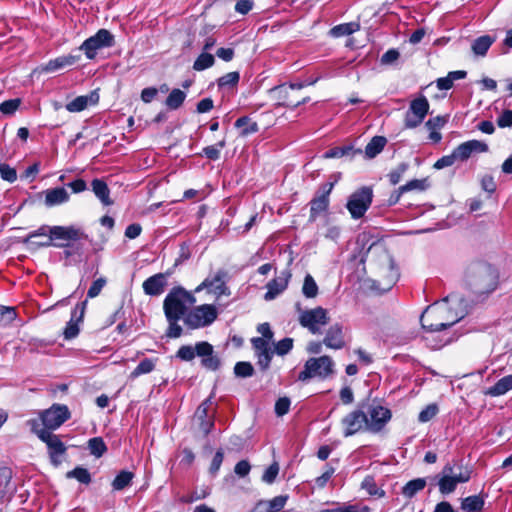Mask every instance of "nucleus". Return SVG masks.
<instances>
[{
    "label": "nucleus",
    "mask_w": 512,
    "mask_h": 512,
    "mask_svg": "<svg viewBox=\"0 0 512 512\" xmlns=\"http://www.w3.org/2000/svg\"><path fill=\"white\" fill-rule=\"evenodd\" d=\"M373 192L370 187H362L355 191L347 202V209L355 219L361 218L372 202Z\"/></svg>",
    "instance_id": "9d476101"
},
{
    "label": "nucleus",
    "mask_w": 512,
    "mask_h": 512,
    "mask_svg": "<svg viewBox=\"0 0 512 512\" xmlns=\"http://www.w3.org/2000/svg\"><path fill=\"white\" fill-rule=\"evenodd\" d=\"M196 302L192 293L182 287L173 288L165 297L163 309L167 319L180 320L188 313V309Z\"/></svg>",
    "instance_id": "20e7f679"
},
{
    "label": "nucleus",
    "mask_w": 512,
    "mask_h": 512,
    "mask_svg": "<svg viewBox=\"0 0 512 512\" xmlns=\"http://www.w3.org/2000/svg\"><path fill=\"white\" fill-rule=\"evenodd\" d=\"M49 228L50 227H48V226H42L37 231H33V232L29 233L28 236L24 239V243L32 244L34 246L39 247L40 242H36L34 239L39 236H43L46 240L47 237L49 236Z\"/></svg>",
    "instance_id": "8fccbe9b"
},
{
    "label": "nucleus",
    "mask_w": 512,
    "mask_h": 512,
    "mask_svg": "<svg viewBox=\"0 0 512 512\" xmlns=\"http://www.w3.org/2000/svg\"><path fill=\"white\" fill-rule=\"evenodd\" d=\"M429 111V102L423 95L411 101L405 115V127L415 128L419 126Z\"/></svg>",
    "instance_id": "ddd939ff"
},
{
    "label": "nucleus",
    "mask_w": 512,
    "mask_h": 512,
    "mask_svg": "<svg viewBox=\"0 0 512 512\" xmlns=\"http://www.w3.org/2000/svg\"><path fill=\"white\" fill-rule=\"evenodd\" d=\"M355 153H361V150L354 151L352 147H334L324 153V158H340L345 155H354Z\"/></svg>",
    "instance_id": "a19ab883"
},
{
    "label": "nucleus",
    "mask_w": 512,
    "mask_h": 512,
    "mask_svg": "<svg viewBox=\"0 0 512 512\" xmlns=\"http://www.w3.org/2000/svg\"><path fill=\"white\" fill-rule=\"evenodd\" d=\"M76 62V57L69 55V56H62L58 57L54 60H50L47 64L41 67L42 72H54L56 70L62 69L66 66L73 65Z\"/></svg>",
    "instance_id": "c85d7f7f"
},
{
    "label": "nucleus",
    "mask_w": 512,
    "mask_h": 512,
    "mask_svg": "<svg viewBox=\"0 0 512 512\" xmlns=\"http://www.w3.org/2000/svg\"><path fill=\"white\" fill-rule=\"evenodd\" d=\"M234 373L237 377H250L254 373V368L250 362H237L234 367Z\"/></svg>",
    "instance_id": "09e8293b"
},
{
    "label": "nucleus",
    "mask_w": 512,
    "mask_h": 512,
    "mask_svg": "<svg viewBox=\"0 0 512 512\" xmlns=\"http://www.w3.org/2000/svg\"><path fill=\"white\" fill-rule=\"evenodd\" d=\"M387 140L383 136H374L370 142L366 145L365 155L367 158H374L379 154L385 147Z\"/></svg>",
    "instance_id": "473e14b6"
},
{
    "label": "nucleus",
    "mask_w": 512,
    "mask_h": 512,
    "mask_svg": "<svg viewBox=\"0 0 512 512\" xmlns=\"http://www.w3.org/2000/svg\"><path fill=\"white\" fill-rule=\"evenodd\" d=\"M427 186L428 185H427L426 179H422V180L415 179V180L409 181L408 183H406L403 186H400V192L405 193V192L412 191V190L424 191L427 188Z\"/></svg>",
    "instance_id": "603ef678"
},
{
    "label": "nucleus",
    "mask_w": 512,
    "mask_h": 512,
    "mask_svg": "<svg viewBox=\"0 0 512 512\" xmlns=\"http://www.w3.org/2000/svg\"><path fill=\"white\" fill-rule=\"evenodd\" d=\"M426 486V480L423 478H417L409 481L403 488L402 494L406 498H413L419 491L423 490Z\"/></svg>",
    "instance_id": "f704fd0d"
},
{
    "label": "nucleus",
    "mask_w": 512,
    "mask_h": 512,
    "mask_svg": "<svg viewBox=\"0 0 512 512\" xmlns=\"http://www.w3.org/2000/svg\"><path fill=\"white\" fill-rule=\"evenodd\" d=\"M12 471L7 467L0 468V489L10 491Z\"/></svg>",
    "instance_id": "5fc2aeb1"
},
{
    "label": "nucleus",
    "mask_w": 512,
    "mask_h": 512,
    "mask_svg": "<svg viewBox=\"0 0 512 512\" xmlns=\"http://www.w3.org/2000/svg\"><path fill=\"white\" fill-rule=\"evenodd\" d=\"M225 145V140H221L216 145L205 147L203 154L210 160H218L220 158V150L224 148Z\"/></svg>",
    "instance_id": "de8ad7c7"
},
{
    "label": "nucleus",
    "mask_w": 512,
    "mask_h": 512,
    "mask_svg": "<svg viewBox=\"0 0 512 512\" xmlns=\"http://www.w3.org/2000/svg\"><path fill=\"white\" fill-rule=\"evenodd\" d=\"M133 478L134 473L123 470L113 480L112 487L117 491L123 490L131 484Z\"/></svg>",
    "instance_id": "4c0bfd02"
},
{
    "label": "nucleus",
    "mask_w": 512,
    "mask_h": 512,
    "mask_svg": "<svg viewBox=\"0 0 512 512\" xmlns=\"http://www.w3.org/2000/svg\"><path fill=\"white\" fill-rule=\"evenodd\" d=\"M512 390V374L499 379L493 386L485 392L486 395L497 397L504 395Z\"/></svg>",
    "instance_id": "cd10ccee"
},
{
    "label": "nucleus",
    "mask_w": 512,
    "mask_h": 512,
    "mask_svg": "<svg viewBox=\"0 0 512 512\" xmlns=\"http://www.w3.org/2000/svg\"><path fill=\"white\" fill-rule=\"evenodd\" d=\"M291 273L289 270L282 271L276 278L267 283V292L264 299L267 301L273 300L281 294L288 286Z\"/></svg>",
    "instance_id": "aec40b11"
},
{
    "label": "nucleus",
    "mask_w": 512,
    "mask_h": 512,
    "mask_svg": "<svg viewBox=\"0 0 512 512\" xmlns=\"http://www.w3.org/2000/svg\"><path fill=\"white\" fill-rule=\"evenodd\" d=\"M494 41L495 38L490 35L480 36L472 42L471 49L476 56H485Z\"/></svg>",
    "instance_id": "c756f323"
},
{
    "label": "nucleus",
    "mask_w": 512,
    "mask_h": 512,
    "mask_svg": "<svg viewBox=\"0 0 512 512\" xmlns=\"http://www.w3.org/2000/svg\"><path fill=\"white\" fill-rule=\"evenodd\" d=\"M0 175L2 179L10 183H13L17 179L16 170L5 163H0Z\"/></svg>",
    "instance_id": "6e6d98bb"
},
{
    "label": "nucleus",
    "mask_w": 512,
    "mask_h": 512,
    "mask_svg": "<svg viewBox=\"0 0 512 512\" xmlns=\"http://www.w3.org/2000/svg\"><path fill=\"white\" fill-rule=\"evenodd\" d=\"M369 257L378 271L379 279L375 280L376 288L382 292L390 290L399 278L392 255L384 247L376 246L369 249Z\"/></svg>",
    "instance_id": "f257e3e1"
},
{
    "label": "nucleus",
    "mask_w": 512,
    "mask_h": 512,
    "mask_svg": "<svg viewBox=\"0 0 512 512\" xmlns=\"http://www.w3.org/2000/svg\"><path fill=\"white\" fill-rule=\"evenodd\" d=\"M235 127L240 129V136L242 137L256 133L259 129L257 122L252 121L248 116L238 118L235 122Z\"/></svg>",
    "instance_id": "2f4dec72"
},
{
    "label": "nucleus",
    "mask_w": 512,
    "mask_h": 512,
    "mask_svg": "<svg viewBox=\"0 0 512 512\" xmlns=\"http://www.w3.org/2000/svg\"><path fill=\"white\" fill-rule=\"evenodd\" d=\"M299 323L307 328L311 333L317 334L321 331V327L329 322L327 310L322 307L304 310L300 312Z\"/></svg>",
    "instance_id": "9b49d317"
},
{
    "label": "nucleus",
    "mask_w": 512,
    "mask_h": 512,
    "mask_svg": "<svg viewBox=\"0 0 512 512\" xmlns=\"http://www.w3.org/2000/svg\"><path fill=\"white\" fill-rule=\"evenodd\" d=\"M21 104V100L19 98L9 99L0 104V111L4 115H12L16 112Z\"/></svg>",
    "instance_id": "3c124183"
},
{
    "label": "nucleus",
    "mask_w": 512,
    "mask_h": 512,
    "mask_svg": "<svg viewBox=\"0 0 512 512\" xmlns=\"http://www.w3.org/2000/svg\"><path fill=\"white\" fill-rule=\"evenodd\" d=\"M457 157L454 153V151L450 154V155H445L443 157H441L440 159H438L435 164H434V168L435 169H443V168H446V167H450L452 166L456 161H457Z\"/></svg>",
    "instance_id": "052dcab7"
},
{
    "label": "nucleus",
    "mask_w": 512,
    "mask_h": 512,
    "mask_svg": "<svg viewBox=\"0 0 512 512\" xmlns=\"http://www.w3.org/2000/svg\"><path fill=\"white\" fill-rule=\"evenodd\" d=\"M466 283L473 293L488 294L495 290L498 283V274L488 263H473L467 269Z\"/></svg>",
    "instance_id": "f03ea898"
},
{
    "label": "nucleus",
    "mask_w": 512,
    "mask_h": 512,
    "mask_svg": "<svg viewBox=\"0 0 512 512\" xmlns=\"http://www.w3.org/2000/svg\"><path fill=\"white\" fill-rule=\"evenodd\" d=\"M176 356L183 361H191L198 356L201 358L202 365L209 370L215 371L220 367V359L214 355L213 346L206 342H198L193 347L191 345H183L177 351Z\"/></svg>",
    "instance_id": "39448f33"
},
{
    "label": "nucleus",
    "mask_w": 512,
    "mask_h": 512,
    "mask_svg": "<svg viewBox=\"0 0 512 512\" xmlns=\"http://www.w3.org/2000/svg\"><path fill=\"white\" fill-rule=\"evenodd\" d=\"M362 407L366 413V430L377 433L391 419V411L375 401H363Z\"/></svg>",
    "instance_id": "6e6552de"
},
{
    "label": "nucleus",
    "mask_w": 512,
    "mask_h": 512,
    "mask_svg": "<svg viewBox=\"0 0 512 512\" xmlns=\"http://www.w3.org/2000/svg\"><path fill=\"white\" fill-rule=\"evenodd\" d=\"M106 285V279L101 277L95 280L90 288L88 289L87 296L89 298H94L98 296L103 289V287Z\"/></svg>",
    "instance_id": "680f3d73"
},
{
    "label": "nucleus",
    "mask_w": 512,
    "mask_h": 512,
    "mask_svg": "<svg viewBox=\"0 0 512 512\" xmlns=\"http://www.w3.org/2000/svg\"><path fill=\"white\" fill-rule=\"evenodd\" d=\"M439 491L446 495L452 493L459 483H466L471 478V470L468 467H460L457 475H438Z\"/></svg>",
    "instance_id": "dca6fc26"
},
{
    "label": "nucleus",
    "mask_w": 512,
    "mask_h": 512,
    "mask_svg": "<svg viewBox=\"0 0 512 512\" xmlns=\"http://www.w3.org/2000/svg\"><path fill=\"white\" fill-rule=\"evenodd\" d=\"M314 83H315V81H311L308 83H291V84H289L288 87H286L285 85H282V86L277 87L276 90L278 91L280 98L284 100L283 105H285L287 107L295 108V107L299 106L300 104L306 103L309 100V97H305L301 101H294L290 97V90L302 89L304 86L312 85Z\"/></svg>",
    "instance_id": "5701e85b"
},
{
    "label": "nucleus",
    "mask_w": 512,
    "mask_h": 512,
    "mask_svg": "<svg viewBox=\"0 0 512 512\" xmlns=\"http://www.w3.org/2000/svg\"><path fill=\"white\" fill-rule=\"evenodd\" d=\"M361 487L371 496L383 497L385 494L383 490L378 489L374 478L371 476H368L363 480Z\"/></svg>",
    "instance_id": "a18cd8bd"
},
{
    "label": "nucleus",
    "mask_w": 512,
    "mask_h": 512,
    "mask_svg": "<svg viewBox=\"0 0 512 512\" xmlns=\"http://www.w3.org/2000/svg\"><path fill=\"white\" fill-rule=\"evenodd\" d=\"M288 496L279 495L274 497L272 500H268L269 509L271 512H278L282 510L287 502Z\"/></svg>",
    "instance_id": "4d7b16f0"
},
{
    "label": "nucleus",
    "mask_w": 512,
    "mask_h": 512,
    "mask_svg": "<svg viewBox=\"0 0 512 512\" xmlns=\"http://www.w3.org/2000/svg\"><path fill=\"white\" fill-rule=\"evenodd\" d=\"M239 79H240L239 73L234 71V72H229V73L223 75L222 77H220L218 79L217 82H218V86L220 88H225V87L233 88L238 84Z\"/></svg>",
    "instance_id": "c03bdc74"
},
{
    "label": "nucleus",
    "mask_w": 512,
    "mask_h": 512,
    "mask_svg": "<svg viewBox=\"0 0 512 512\" xmlns=\"http://www.w3.org/2000/svg\"><path fill=\"white\" fill-rule=\"evenodd\" d=\"M227 272L225 270H218L213 277L206 278L196 289L195 292H199L203 289H207L209 293L216 296L229 294L226 286Z\"/></svg>",
    "instance_id": "a211bd4d"
},
{
    "label": "nucleus",
    "mask_w": 512,
    "mask_h": 512,
    "mask_svg": "<svg viewBox=\"0 0 512 512\" xmlns=\"http://www.w3.org/2000/svg\"><path fill=\"white\" fill-rule=\"evenodd\" d=\"M88 447L90 453L96 457H101L107 450V447L100 437H95L89 440Z\"/></svg>",
    "instance_id": "79ce46f5"
},
{
    "label": "nucleus",
    "mask_w": 512,
    "mask_h": 512,
    "mask_svg": "<svg viewBox=\"0 0 512 512\" xmlns=\"http://www.w3.org/2000/svg\"><path fill=\"white\" fill-rule=\"evenodd\" d=\"M37 435L43 442L46 443L52 464L55 466L60 465L62 462L60 456L66 452V446L61 441L60 437L46 429L38 431Z\"/></svg>",
    "instance_id": "2eb2a0df"
},
{
    "label": "nucleus",
    "mask_w": 512,
    "mask_h": 512,
    "mask_svg": "<svg viewBox=\"0 0 512 512\" xmlns=\"http://www.w3.org/2000/svg\"><path fill=\"white\" fill-rule=\"evenodd\" d=\"M333 189V183H324L317 195L310 201V221H315L316 218L325 212L329 206V194Z\"/></svg>",
    "instance_id": "f3484780"
},
{
    "label": "nucleus",
    "mask_w": 512,
    "mask_h": 512,
    "mask_svg": "<svg viewBox=\"0 0 512 512\" xmlns=\"http://www.w3.org/2000/svg\"><path fill=\"white\" fill-rule=\"evenodd\" d=\"M155 367V363L151 359L142 360L138 366L131 372V377L136 378L142 374L150 373Z\"/></svg>",
    "instance_id": "49530a36"
},
{
    "label": "nucleus",
    "mask_w": 512,
    "mask_h": 512,
    "mask_svg": "<svg viewBox=\"0 0 512 512\" xmlns=\"http://www.w3.org/2000/svg\"><path fill=\"white\" fill-rule=\"evenodd\" d=\"M488 150V145L479 140H470L457 146L453 151L458 161H466L474 153H482Z\"/></svg>",
    "instance_id": "412c9836"
},
{
    "label": "nucleus",
    "mask_w": 512,
    "mask_h": 512,
    "mask_svg": "<svg viewBox=\"0 0 512 512\" xmlns=\"http://www.w3.org/2000/svg\"><path fill=\"white\" fill-rule=\"evenodd\" d=\"M44 195H45V205L47 207L60 205L69 200V193L63 187L47 189L46 191H44Z\"/></svg>",
    "instance_id": "bb28decb"
},
{
    "label": "nucleus",
    "mask_w": 512,
    "mask_h": 512,
    "mask_svg": "<svg viewBox=\"0 0 512 512\" xmlns=\"http://www.w3.org/2000/svg\"><path fill=\"white\" fill-rule=\"evenodd\" d=\"M216 318V308L213 305L204 304L191 310L184 317V322L189 328L196 329L210 325Z\"/></svg>",
    "instance_id": "1a4fd4ad"
},
{
    "label": "nucleus",
    "mask_w": 512,
    "mask_h": 512,
    "mask_svg": "<svg viewBox=\"0 0 512 512\" xmlns=\"http://www.w3.org/2000/svg\"><path fill=\"white\" fill-rule=\"evenodd\" d=\"M214 62L215 59L212 54L203 52L195 60L193 69L196 71H202L213 66Z\"/></svg>",
    "instance_id": "58836bf2"
},
{
    "label": "nucleus",
    "mask_w": 512,
    "mask_h": 512,
    "mask_svg": "<svg viewBox=\"0 0 512 512\" xmlns=\"http://www.w3.org/2000/svg\"><path fill=\"white\" fill-rule=\"evenodd\" d=\"M87 306V301H83L80 304H77L74 311L72 312V318L67 323V326L64 330V337L65 339H73L75 338L79 333V327L76 322H74V318L77 316V312L79 311V316L77 318V321H81L84 317L85 309Z\"/></svg>",
    "instance_id": "393cba45"
},
{
    "label": "nucleus",
    "mask_w": 512,
    "mask_h": 512,
    "mask_svg": "<svg viewBox=\"0 0 512 512\" xmlns=\"http://www.w3.org/2000/svg\"><path fill=\"white\" fill-rule=\"evenodd\" d=\"M278 473H279V465L277 462H274L265 470V472L262 476V480L268 484H271L275 481Z\"/></svg>",
    "instance_id": "13d9d810"
},
{
    "label": "nucleus",
    "mask_w": 512,
    "mask_h": 512,
    "mask_svg": "<svg viewBox=\"0 0 512 512\" xmlns=\"http://www.w3.org/2000/svg\"><path fill=\"white\" fill-rule=\"evenodd\" d=\"M322 512H368L367 507H359L358 505H348L343 508H337V509H326Z\"/></svg>",
    "instance_id": "774afa93"
},
{
    "label": "nucleus",
    "mask_w": 512,
    "mask_h": 512,
    "mask_svg": "<svg viewBox=\"0 0 512 512\" xmlns=\"http://www.w3.org/2000/svg\"><path fill=\"white\" fill-rule=\"evenodd\" d=\"M447 123V118L444 116H436L434 118H430L425 126L428 130H439Z\"/></svg>",
    "instance_id": "69168bd1"
},
{
    "label": "nucleus",
    "mask_w": 512,
    "mask_h": 512,
    "mask_svg": "<svg viewBox=\"0 0 512 512\" xmlns=\"http://www.w3.org/2000/svg\"><path fill=\"white\" fill-rule=\"evenodd\" d=\"M438 412V408L435 404L428 405L425 409H423L418 416L420 422H428L431 420Z\"/></svg>",
    "instance_id": "e2e57ef3"
},
{
    "label": "nucleus",
    "mask_w": 512,
    "mask_h": 512,
    "mask_svg": "<svg viewBox=\"0 0 512 512\" xmlns=\"http://www.w3.org/2000/svg\"><path fill=\"white\" fill-rule=\"evenodd\" d=\"M497 124L501 128L512 127V110H504L498 117Z\"/></svg>",
    "instance_id": "338daca9"
},
{
    "label": "nucleus",
    "mask_w": 512,
    "mask_h": 512,
    "mask_svg": "<svg viewBox=\"0 0 512 512\" xmlns=\"http://www.w3.org/2000/svg\"><path fill=\"white\" fill-rule=\"evenodd\" d=\"M83 229L76 226H53L49 228V236L39 243L44 247L54 245L59 248L70 247L73 242L87 239Z\"/></svg>",
    "instance_id": "423d86ee"
},
{
    "label": "nucleus",
    "mask_w": 512,
    "mask_h": 512,
    "mask_svg": "<svg viewBox=\"0 0 512 512\" xmlns=\"http://www.w3.org/2000/svg\"><path fill=\"white\" fill-rule=\"evenodd\" d=\"M342 422L345 426V436H351L362 429L366 430V413L362 407V402Z\"/></svg>",
    "instance_id": "6ab92c4d"
},
{
    "label": "nucleus",
    "mask_w": 512,
    "mask_h": 512,
    "mask_svg": "<svg viewBox=\"0 0 512 512\" xmlns=\"http://www.w3.org/2000/svg\"><path fill=\"white\" fill-rule=\"evenodd\" d=\"M359 29L360 25L358 23L350 22L334 26L329 33L333 37H342L351 35L352 33L358 31Z\"/></svg>",
    "instance_id": "c9c22d12"
},
{
    "label": "nucleus",
    "mask_w": 512,
    "mask_h": 512,
    "mask_svg": "<svg viewBox=\"0 0 512 512\" xmlns=\"http://www.w3.org/2000/svg\"><path fill=\"white\" fill-rule=\"evenodd\" d=\"M464 311L452 314V309L446 304L429 306L422 313L420 321L422 327L430 332L441 331L456 324L464 317Z\"/></svg>",
    "instance_id": "7ed1b4c3"
},
{
    "label": "nucleus",
    "mask_w": 512,
    "mask_h": 512,
    "mask_svg": "<svg viewBox=\"0 0 512 512\" xmlns=\"http://www.w3.org/2000/svg\"><path fill=\"white\" fill-rule=\"evenodd\" d=\"M67 478H75L80 483L89 484L91 482V475L86 468L76 467L72 471L67 472Z\"/></svg>",
    "instance_id": "37998d69"
},
{
    "label": "nucleus",
    "mask_w": 512,
    "mask_h": 512,
    "mask_svg": "<svg viewBox=\"0 0 512 512\" xmlns=\"http://www.w3.org/2000/svg\"><path fill=\"white\" fill-rule=\"evenodd\" d=\"M166 284V275L163 273H158L144 281L143 290L147 295H160L163 293Z\"/></svg>",
    "instance_id": "b1692460"
},
{
    "label": "nucleus",
    "mask_w": 512,
    "mask_h": 512,
    "mask_svg": "<svg viewBox=\"0 0 512 512\" xmlns=\"http://www.w3.org/2000/svg\"><path fill=\"white\" fill-rule=\"evenodd\" d=\"M98 95L95 92L90 93L89 95L78 96L68 104H66V109L69 112H81L86 109L89 105L96 104L98 102Z\"/></svg>",
    "instance_id": "a878e982"
},
{
    "label": "nucleus",
    "mask_w": 512,
    "mask_h": 512,
    "mask_svg": "<svg viewBox=\"0 0 512 512\" xmlns=\"http://www.w3.org/2000/svg\"><path fill=\"white\" fill-rule=\"evenodd\" d=\"M323 344L328 348L336 350L345 347L343 328L340 324H334L327 330Z\"/></svg>",
    "instance_id": "4be33fe9"
},
{
    "label": "nucleus",
    "mask_w": 512,
    "mask_h": 512,
    "mask_svg": "<svg viewBox=\"0 0 512 512\" xmlns=\"http://www.w3.org/2000/svg\"><path fill=\"white\" fill-rule=\"evenodd\" d=\"M70 418V412L66 405L54 404L41 413V420L47 430H54L60 427Z\"/></svg>",
    "instance_id": "4468645a"
},
{
    "label": "nucleus",
    "mask_w": 512,
    "mask_h": 512,
    "mask_svg": "<svg viewBox=\"0 0 512 512\" xmlns=\"http://www.w3.org/2000/svg\"><path fill=\"white\" fill-rule=\"evenodd\" d=\"M484 506V498L480 495H473L462 500L461 508L466 512H481Z\"/></svg>",
    "instance_id": "72a5a7b5"
},
{
    "label": "nucleus",
    "mask_w": 512,
    "mask_h": 512,
    "mask_svg": "<svg viewBox=\"0 0 512 512\" xmlns=\"http://www.w3.org/2000/svg\"><path fill=\"white\" fill-rule=\"evenodd\" d=\"M293 347V339L292 338H284L280 340L275 347V351L278 355L287 354Z\"/></svg>",
    "instance_id": "0e129e2a"
},
{
    "label": "nucleus",
    "mask_w": 512,
    "mask_h": 512,
    "mask_svg": "<svg viewBox=\"0 0 512 512\" xmlns=\"http://www.w3.org/2000/svg\"><path fill=\"white\" fill-rule=\"evenodd\" d=\"M114 45V36L106 29H100L94 36L86 39L81 45L89 59H93L96 51L104 47H112Z\"/></svg>",
    "instance_id": "f8f14e48"
},
{
    "label": "nucleus",
    "mask_w": 512,
    "mask_h": 512,
    "mask_svg": "<svg viewBox=\"0 0 512 512\" xmlns=\"http://www.w3.org/2000/svg\"><path fill=\"white\" fill-rule=\"evenodd\" d=\"M15 318V308L0 305V324H8Z\"/></svg>",
    "instance_id": "864d4df0"
},
{
    "label": "nucleus",
    "mask_w": 512,
    "mask_h": 512,
    "mask_svg": "<svg viewBox=\"0 0 512 512\" xmlns=\"http://www.w3.org/2000/svg\"><path fill=\"white\" fill-rule=\"evenodd\" d=\"M334 362L329 356L309 358L303 371L298 375V380L306 382L312 378L325 379L333 373Z\"/></svg>",
    "instance_id": "0eeeda50"
},
{
    "label": "nucleus",
    "mask_w": 512,
    "mask_h": 512,
    "mask_svg": "<svg viewBox=\"0 0 512 512\" xmlns=\"http://www.w3.org/2000/svg\"><path fill=\"white\" fill-rule=\"evenodd\" d=\"M92 190L95 193V195L100 199V201L106 205L109 206L113 204V201L110 199V190L107 186V184L100 179H94L91 183Z\"/></svg>",
    "instance_id": "7c9ffc66"
},
{
    "label": "nucleus",
    "mask_w": 512,
    "mask_h": 512,
    "mask_svg": "<svg viewBox=\"0 0 512 512\" xmlns=\"http://www.w3.org/2000/svg\"><path fill=\"white\" fill-rule=\"evenodd\" d=\"M302 292L307 298H315L318 295V285L310 274L304 278Z\"/></svg>",
    "instance_id": "ea45409f"
},
{
    "label": "nucleus",
    "mask_w": 512,
    "mask_h": 512,
    "mask_svg": "<svg viewBox=\"0 0 512 512\" xmlns=\"http://www.w3.org/2000/svg\"><path fill=\"white\" fill-rule=\"evenodd\" d=\"M407 169H408V164L401 163L396 169L391 171L388 175L391 184L392 185L398 184Z\"/></svg>",
    "instance_id": "bf43d9fd"
},
{
    "label": "nucleus",
    "mask_w": 512,
    "mask_h": 512,
    "mask_svg": "<svg viewBox=\"0 0 512 512\" xmlns=\"http://www.w3.org/2000/svg\"><path fill=\"white\" fill-rule=\"evenodd\" d=\"M186 98L185 92L180 89H173L166 98V106L171 110H176L181 107Z\"/></svg>",
    "instance_id": "e433bc0d"
}]
</instances>
